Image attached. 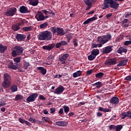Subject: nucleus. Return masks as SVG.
<instances>
[{
  "label": "nucleus",
  "mask_w": 131,
  "mask_h": 131,
  "mask_svg": "<svg viewBox=\"0 0 131 131\" xmlns=\"http://www.w3.org/2000/svg\"><path fill=\"white\" fill-rule=\"evenodd\" d=\"M64 90L65 88H64V86L60 85L54 90L53 93L54 94H56V95H61Z\"/></svg>",
  "instance_id": "10"
},
{
  "label": "nucleus",
  "mask_w": 131,
  "mask_h": 131,
  "mask_svg": "<svg viewBox=\"0 0 131 131\" xmlns=\"http://www.w3.org/2000/svg\"><path fill=\"white\" fill-rule=\"evenodd\" d=\"M68 124V122L65 121H58L56 122V125L59 126H66Z\"/></svg>",
  "instance_id": "18"
},
{
  "label": "nucleus",
  "mask_w": 131,
  "mask_h": 131,
  "mask_svg": "<svg viewBox=\"0 0 131 131\" xmlns=\"http://www.w3.org/2000/svg\"><path fill=\"white\" fill-rule=\"evenodd\" d=\"M92 73H93V70H90L86 71V74H88V75H90V74H92Z\"/></svg>",
  "instance_id": "57"
},
{
  "label": "nucleus",
  "mask_w": 131,
  "mask_h": 131,
  "mask_svg": "<svg viewBox=\"0 0 131 131\" xmlns=\"http://www.w3.org/2000/svg\"><path fill=\"white\" fill-rule=\"evenodd\" d=\"M10 90L12 93H15V92H17L18 88L17 87V85H12L10 87Z\"/></svg>",
  "instance_id": "28"
},
{
  "label": "nucleus",
  "mask_w": 131,
  "mask_h": 131,
  "mask_svg": "<svg viewBox=\"0 0 131 131\" xmlns=\"http://www.w3.org/2000/svg\"><path fill=\"white\" fill-rule=\"evenodd\" d=\"M55 112H56V110L54 108H50V113L53 114V113H55Z\"/></svg>",
  "instance_id": "61"
},
{
  "label": "nucleus",
  "mask_w": 131,
  "mask_h": 131,
  "mask_svg": "<svg viewBox=\"0 0 131 131\" xmlns=\"http://www.w3.org/2000/svg\"><path fill=\"white\" fill-rule=\"evenodd\" d=\"M125 80L131 81V76H128L125 78Z\"/></svg>",
  "instance_id": "59"
},
{
  "label": "nucleus",
  "mask_w": 131,
  "mask_h": 131,
  "mask_svg": "<svg viewBox=\"0 0 131 131\" xmlns=\"http://www.w3.org/2000/svg\"><path fill=\"white\" fill-rule=\"evenodd\" d=\"M84 3L86 6H92V0H84Z\"/></svg>",
  "instance_id": "40"
},
{
  "label": "nucleus",
  "mask_w": 131,
  "mask_h": 131,
  "mask_svg": "<svg viewBox=\"0 0 131 131\" xmlns=\"http://www.w3.org/2000/svg\"><path fill=\"white\" fill-rule=\"evenodd\" d=\"M127 59L123 60L119 62V63L117 64L118 67H120V66H124L127 63Z\"/></svg>",
  "instance_id": "23"
},
{
  "label": "nucleus",
  "mask_w": 131,
  "mask_h": 131,
  "mask_svg": "<svg viewBox=\"0 0 131 131\" xmlns=\"http://www.w3.org/2000/svg\"><path fill=\"white\" fill-rule=\"evenodd\" d=\"M19 12L22 14H25L26 13H29V11L28 10V8L26 6H22L19 8Z\"/></svg>",
  "instance_id": "16"
},
{
  "label": "nucleus",
  "mask_w": 131,
  "mask_h": 131,
  "mask_svg": "<svg viewBox=\"0 0 131 131\" xmlns=\"http://www.w3.org/2000/svg\"><path fill=\"white\" fill-rule=\"evenodd\" d=\"M42 120L44 122H46V121H48L49 120V118L45 117L42 118Z\"/></svg>",
  "instance_id": "58"
},
{
  "label": "nucleus",
  "mask_w": 131,
  "mask_h": 131,
  "mask_svg": "<svg viewBox=\"0 0 131 131\" xmlns=\"http://www.w3.org/2000/svg\"><path fill=\"white\" fill-rule=\"evenodd\" d=\"M73 43H74V46H75V47H77V42H76V39H74L73 40Z\"/></svg>",
  "instance_id": "62"
},
{
  "label": "nucleus",
  "mask_w": 131,
  "mask_h": 131,
  "mask_svg": "<svg viewBox=\"0 0 131 131\" xmlns=\"http://www.w3.org/2000/svg\"><path fill=\"white\" fill-rule=\"evenodd\" d=\"M29 4L32 6H37L38 5V0H29Z\"/></svg>",
  "instance_id": "25"
},
{
  "label": "nucleus",
  "mask_w": 131,
  "mask_h": 131,
  "mask_svg": "<svg viewBox=\"0 0 131 131\" xmlns=\"http://www.w3.org/2000/svg\"><path fill=\"white\" fill-rule=\"evenodd\" d=\"M7 46H4L2 45H0V52L2 53H5V51L7 50Z\"/></svg>",
  "instance_id": "30"
},
{
  "label": "nucleus",
  "mask_w": 131,
  "mask_h": 131,
  "mask_svg": "<svg viewBox=\"0 0 131 131\" xmlns=\"http://www.w3.org/2000/svg\"><path fill=\"white\" fill-rule=\"evenodd\" d=\"M30 66V63L26 61H24V69L25 70L28 69V67Z\"/></svg>",
  "instance_id": "27"
},
{
  "label": "nucleus",
  "mask_w": 131,
  "mask_h": 131,
  "mask_svg": "<svg viewBox=\"0 0 131 131\" xmlns=\"http://www.w3.org/2000/svg\"><path fill=\"white\" fill-rule=\"evenodd\" d=\"M111 38H112L111 35L108 34L101 36H98L97 37V41L98 42H99V43H101L103 46V45L107 43V42L109 41Z\"/></svg>",
  "instance_id": "4"
},
{
  "label": "nucleus",
  "mask_w": 131,
  "mask_h": 131,
  "mask_svg": "<svg viewBox=\"0 0 131 131\" xmlns=\"http://www.w3.org/2000/svg\"><path fill=\"white\" fill-rule=\"evenodd\" d=\"M94 85H96L97 89H100V88H102V82L99 81L94 84Z\"/></svg>",
  "instance_id": "35"
},
{
  "label": "nucleus",
  "mask_w": 131,
  "mask_h": 131,
  "mask_svg": "<svg viewBox=\"0 0 131 131\" xmlns=\"http://www.w3.org/2000/svg\"><path fill=\"white\" fill-rule=\"evenodd\" d=\"M35 17L36 19H37V21H43V20L46 19L43 15V13H42L41 11H38Z\"/></svg>",
  "instance_id": "9"
},
{
  "label": "nucleus",
  "mask_w": 131,
  "mask_h": 131,
  "mask_svg": "<svg viewBox=\"0 0 131 131\" xmlns=\"http://www.w3.org/2000/svg\"><path fill=\"white\" fill-rule=\"evenodd\" d=\"M23 99V96L20 94L16 95L15 99L16 101H19V100H22Z\"/></svg>",
  "instance_id": "36"
},
{
  "label": "nucleus",
  "mask_w": 131,
  "mask_h": 131,
  "mask_svg": "<svg viewBox=\"0 0 131 131\" xmlns=\"http://www.w3.org/2000/svg\"><path fill=\"white\" fill-rule=\"evenodd\" d=\"M122 128V125H118L116 126V131H120Z\"/></svg>",
  "instance_id": "42"
},
{
  "label": "nucleus",
  "mask_w": 131,
  "mask_h": 131,
  "mask_svg": "<svg viewBox=\"0 0 131 131\" xmlns=\"http://www.w3.org/2000/svg\"><path fill=\"white\" fill-rule=\"evenodd\" d=\"M16 12H17V8L12 7L7 10V11L5 12V14L6 16L13 17V16L16 14Z\"/></svg>",
  "instance_id": "6"
},
{
  "label": "nucleus",
  "mask_w": 131,
  "mask_h": 131,
  "mask_svg": "<svg viewBox=\"0 0 131 131\" xmlns=\"http://www.w3.org/2000/svg\"><path fill=\"white\" fill-rule=\"evenodd\" d=\"M117 62V59L116 58H110L105 62V64L107 66H110V65H115Z\"/></svg>",
  "instance_id": "8"
},
{
  "label": "nucleus",
  "mask_w": 131,
  "mask_h": 131,
  "mask_svg": "<svg viewBox=\"0 0 131 131\" xmlns=\"http://www.w3.org/2000/svg\"><path fill=\"white\" fill-rule=\"evenodd\" d=\"M61 46H62V45H61V42H59L56 43V48L57 49H59V48H61Z\"/></svg>",
  "instance_id": "53"
},
{
  "label": "nucleus",
  "mask_w": 131,
  "mask_h": 131,
  "mask_svg": "<svg viewBox=\"0 0 131 131\" xmlns=\"http://www.w3.org/2000/svg\"><path fill=\"white\" fill-rule=\"evenodd\" d=\"M48 58L49 60H50V61H53V60H54V56L53 55H50L48 57Z\"/></svg>",
  "instance_id": "60"
},
{
  "label": "nucleus",
  "mask_w": 131,
  "mask_h": 131,
  "mask_svg": "<svg viewBox=\"0 0 131 131\" xmlns=\"http://www.w3.org/2000/svg\"><path fill=\"white\" fill-rule=\"evenodd\" d=\"M126 117H128V112L122 113L121 119H124Z\"/></svg>",
  "instance_id": "32"
},
{
  "label": "nucleus",
  "mask_w": 131,
  "mask_h": 131,
  "mask_svg": "<svg viewBox=\"0 0 131 131\" xmlns=\"http://www.w3.org/2000/svg\"><path fill=\"white\" fill-rule=\"evenodd\" d=\"M66 36L68 38V42H70V40H71V38H72V36L71 35V34H68L66 35Z\"/></svg>",
  "instance_id": "43"
},
{
  "label": "nucleus",
  "mask_w": 131,
  "mask_h": 131,
  "mask_svg": "<svg viewBox=\"0 0 131 131\" xmlns=\"http://www.w3.org/2000/svg\"><path fill=\"white\" fill-rule=\"evenodd\" d=\"M116 127V126L114 125H111L109 126V128H110V129H115Z\"/></svg>",
  "instance_id": "52"
},
{
  "label": "nucleus",
  "mask_w": 131,
  "mask_h": 131,
  "mask_svg": "<svg viewBox=\"0 0 131 131\" xmlns=\"http://www.w3.org/2000/svg\"><path fill=\"white\" fill-rule=\"evenodd\" d=\"M91 54H92V55H94L95 57H97L98 54H100V51H99V49H94L92 51Z\"/></svg>",
  "instance_id": "26"
},
{
  "label": "nucleus",
  "mask_w": 131,
  "mask_h": 131,
  "mask_svg": "<svg viewBox=\"0 0 131 131\" xmlns=\"http://www.w3.org/2000/svg\"><path fill=\"white\" fill-rule=\"evenodd\" d=\"M37 97H38V94H37V93H33L27 98L26 101L28 103L34 102V101H35Z\"/></svg>",
  "instance_id": "7"
},
{
  "label": "nucleus",
  "mask_w": 131,
  "mask_h": 131,
  "mask_svg": "<svg viewBox=\"0 0 131 131\" xmlns=\"http://www.w3.org/2000/svg\"><path fill=\"white\" fill-rule=\"evenodd\" d=\"M12 29L14 31H17L20 29V27L18 25H14L12 26Z\"/></svg>",
  "instance_id": "33"
},
{
  "label": "nucleus",
  "mask_w": 131,
  "mask_h": 131,
  "mask_svg": "<svg viewBox=\"0 0 131 131\" xmlns=\"http://www.w3.org/2000/svg\"><path fill=\"white\" fill-rule=\"evenodd\" d=\"M4 81L2 83V86L5 89H8L12 84V78L10 74L5 73L3 75Z\"/></svg>",
  "instance_id": "2"
},
{
  "label": "nucleus",
  "mask_w": 131,
  "mask_h": 131,
  "mask_svg": "<svg viewBox=\"0 0 131 131\" xmlns=\"http://www.w3.org/2000/svg\"><path fill=\"white\" fill-rule=\"evenodd\" d=\"M64 113V110L63 108H60L58 111V114L61 115V114H63Z\"/></svg>",
  "instance_id": "51"
},
{
  "label": "nucleus",
  "mask_w": 131,
  "mask_h": 131,
  "mask_svg": "<svg viewBox=\"0 0 131 131\" xmlns=\"http://www.w3.org/2000/svg\"><path fill=\"white\" fill-rule=\"evenodd\" d=\"M112 105H117L119 103V99L116 97H113L110 100Z\"/></svg>",
  "instance_id": "15"
},
{
  "label": "nucleus",
  "mask_w": 131,
  "mask_h": 131,
  "mask_svg": "<svg viewBox=\"0 0 131 131\" xmlns=\"http://www.w3.org/2000/svg\"><path fill=\"white\" fill-rule=\"evenodd\" d=\"M117 53H118V54H122V53H123V48H120L117 50Z\"/></svg>",
  "instance_id": "46"
},
{
  "label": "nucleus",
  "mask_w": 131,
  "mask_h": 131,
  "mask_svg": "<svg viewBox=\"0 0 131 131\" xmlns=\"http://www.w3.org/2000/svg\"><path fill=\"white\" fill-rule=\"evenodd\" d=\"M124 46H128V45H131V39L129 41L127 40L124 42Z\"/></svg>",
  "instance_id": "47"
},
{
  "label": "nucleus",
  "mask_w": 131,
  "mask_h": 131,
  "mask_svg": "<svg viewBox=\"0 0 131 131\" xmlns=\"http://www.w3.org/2000/svg\"><path fill=\"white\" fill-rule=\"evenodd\" d=\"M62 108H63L64 112H65V113H66V114H67V113H68V112H69V106L64 105V106H62Z\"/></svg>",
  "instance_id": "39"
},
{
  "label": "nucleus",
  "mask_w": 131,
  "mask_h": 131,
  "mask_svg": "<svg viewBox=\"0 0 131 131\" xmlns=\"http://www.w3.org/2000/svg\"><path fill=\"white\" fill-rule=\"evenodd\" d=\"M17 41H23L26 38V36L24 34H17L15 36Z\"/></svg>",
  "instance_id": "12"
},
{
  "label": "nucleus",
  "mask_w": 131,
  "mask_h": 131,
  "mask_svg": "<svg viewBox=\"0 0 131 131\" xmlns=\"http://www.w3.org/2000/svg\"><path fill=\"white\" fill-rule=\"evenodd\" d=\"M123 24H126V23L129 24V23H130V21H128V19H125L123 21Z\"/></svg>",
  "instance_id": "54"
},
{
  "label": "nucleus",
  "mask_w": 131,
  "mask_h": 131,
  "mask_svg": "<svg viewBox=\"0 0 131 131\" xmlns=\"http://www.w3.org/2000/svg\"><path fill=\"white\" fill-rule=\"evenodd\" d=\"M13 60L15 63H19L21 61V57H15Z\"/></svg>",
  "instance_id": "41"
},
{
  "label": "nucleus",
  "mask_w": 131,
  "mask_h": 131,
  "mask_svg": "<svg viewBox=\"0 0 131 131\" xmlns=\"http://www.w3.org/2000/svg\"><path fill=\"white\" fill-rule=\"evenodd\" d=\"M8 68H10L13 70H16V69H17V66L14 65L12 62H10L8 64Z\"/></svg>",
  "instance_id": "24"
},
{
  "label": "nucleus",
  "mask_w": 131,
  "mask_h": 131,
  "mask_svg": "<svg viewBox=\"0 0 131 131\" xmlns=\"http://www.w3.org/2000/svg\"><path fill=\"white\" fill-rule=\"evenodd\" d=\"M81 74H82V72H81V71H78L73 74V76L74 78H76V77H79V76H81Z\"/></svg>",
  "instance_id": "22"
},
{
  "label": "nucleus",
  "mask_w": 131,
  "mask_h": 131,
  "mask_svg": "<svg viewBox=\"0 0 131 131\" xmlns=\"http://www.w3.org/2000/svg\"><path fill=\"white\" fill-rule=\"evenodd\" d=\"M104 76V73L99 72L95 75L96 78H102Z\"/></svg>",
  "instance_id": "31"
},
{
  "label": "nucleus",
  "mask_w": 131,
  "mask_h": 131,
  "mask_svg": "<svg viewBox=\"0 0 131 131\" xmlns=\"http://www.w3.org/2000/svg\"><path fill=\"white\" fill-rule=\"evenodd\" d=\"M69 57V54L66 53L63 56L59 57V61L62 62V64H65V60H67V58Z\"/></svg>",
  "instance_id": "14"
},
{
  "label": "nucleus",
  "mask_w": 131,
  "mask_h": 131,
  "mask_svg": "<svg viewBox=\"0 0 131 131\" xmlns=\"http://www.w3.org/2000/svg\"><path fill=\"white\" fill-rule=\"evenodd\" d=\"M48 23L47 22H45V23H43V24H41L40 26H39V27L40 28V29H42V28H45V27H48Z\"/></svg>",
  "instance_id": "37"
},
{
  "label": "nucleus",
  "mask_w": 131,
  "mask_h": 131,
  "mask_svg": "<svg viewBox=\"0 0 131 131\" xmlns=\"http://www.w3.org/2000/svg\"><path fill=\"white\" fill-rule=\"evenodd\" d=\"M29 121L32 122V123H35V122H36V120L31 117L29 119Z\"/></svg>",
  "instance_id": "45"
},
{
  "label": "nucleus",
  "mask_w": 131,
  "mask_h": 131,
  "mask_svg": "<svg viewBox=\"0 0 131 131\" xmlns=\"http://www.w3.org/2000/svg\"><path fill=\"white\" fill-rule=\"evenodd\" d=\"M37 69L38 70H40V73H42L43 75H46L47 74V69H45L41 67H37Z\"/></svg>",
  "instance_id": "20"
},
{
  "label": "nucleus",
  "mask_w": 131,
  "mask_h": 131,
  "mask_svg": "<svg viewBox=\"0 0 131 131\" xmlns=\"http://www.w3.org/2000/svg\"><path fill=\"white\" fill-rule=\"evenodd\" d=\"M60 43H61V46H66L67 45H68V42H67L66 41H60Z\"/></svg>",
  "instance_id": "48"
},
{
  "label": "nucleus",
  "mask_w": 131,
  "mask_h": 131,
  "mask_svg": "<svg viewBox=\"0 0 131 131\" xmlns=\"http://www.w3.org/2000/svg\"><path fill=\"white\" fill-rule=\"evenodd\" d=\"M31 29H32V27H24L23 28V30H24V31H31Z\"/></svg>",
  "instance_id": "34"
},
{
  "label": "nucleus",
  "mask_w": 131,
  "mask_h": 131,
  "mask_svg": "<svg viewBox=\"0 0 131 131\" xmlns=\"http://www.w3.org/2000/svg\"><path fill=\"white\" fill-rule=\"evenodd\" d=\"M63 75L61 74V75H55L54 76V78H60V77H62V76H63Z\"/></svg>",
  "instance_id": "49"
},
{
  "label": "nucleus",
  "mask_w": 131,
  "mask_h": 131,
  "mask_svg": "<svg viewBox=\"0 0 131 131\" xmlns=\"http://www.w3.org/2000/svg\"><path fill=\"white\" fill-rule=\"evenodd\" d=\"M39 99L40 100H42L43 101H46V98L43 96V95H39Z\"/></svg>",
  "instance_id": "55"
},
{
  "label": "nucleus",
  "mask_w": 131,
  "mask_h": 131,
  "mask_svg": "<svg viewBox=\"0 0 131 131\" xmlns=\"http://www.w3.org/2000/svg\"><path fill=\"white\" fill-rule=\"evenodd\" d=\"M51 32L53 34H56V35H64L65 32H64V30L63 28L59 27H51L50 28Z\"/></svg>",
  "instance_id": "5"
},
{
  "label": "nucleus",
  "mask_w": 131,
  "mask_h": 131,
  "mask_svg": "<svg viewBox=\"0 0 131 131\" xmlns=\"http://www.w3.org/2000/svg\"><path fill=\"white\" fill-rule=\"evenodd\" d=\"M119 6V4H118V3L112 0V2L111 4V8H112L113 9H118Z\"/></svg>",
  "instance_id": "19"
},
{
  "label": "nucleus",
  "mask_w": 131,
  "mask_h": 131,
  "mask_svg": "<svg viewBox=\"0 0 131 131\" xmlns=\"http://www.w3.org/2000/svg\"><path fill=\"white\" fill-rule=\"evenodd\" d=\"M111 16H112V14L110 13V14H106V17L107 19H110V17H111Z\"/></svg>",
  "instance_id": "64"
},
{
  "label": "nucleus",
  "mask_w": 131,
  "mask_h": 131,
  "mask_svg": "<svg viewBox=\"0 0 131 131\" xmlns=\"http://www.w3.org/2000/svg\"><path fill=\"white\" fill-rule=\"evenodd\" d=\"M24 49L20 46H16L13 48V50L12 51V56L13 57H17V56H21L23 55V51Z\"/></svg>",
  "instance_id": "3"
},
{
  "label": "nucleus",
  "mask_w": 131,
  "mask_h": 131,
  "mask_svg": "<svg viewBox=\"0 0 131 131\" xmlns=\"http://www.w3.org/2000/svg\"><path fill=\"white\" fill-rule=\"evenodd\" d=\"M42 12L44 13L45 15H49V11L46 10H42Z\"/></svg>",
  "instance_id": "63"
},
{
  "label": "nucleus",
  "mask_w": 131,
  "mask_h": 131,
  "mask_svg": "<svg viewBox=\"0 0 131 131\" xmlns=\"http://www.w3.org/2000/svg\"><path fill=\"white\" fill-rule=\"evenodd\" d=\"M98 19V17H96V15L94 16L93 17L88 19L84 21L83 24L84 25H86V24H89L90 22H93V21H95Z\"/></svg>",
  "instance_id": "17"
},
{
  "label": "nucleus",
  "mask_w": 131,
  "mask_h": 131,
  "mask_svg": "<svg viewBox=\"0 0 131 131\" xmlns=\"http://www.w3.org/2000/svg\"><path fill=\"white\" fill-rule=\"evenodd\" d=\"M112 46H108L104 48L102 50V53L103 54H109L112 52Z\"/></svg>",
  "instance_id": "13"
},
{
  "label": "nucleus",
  "mask_w": 131,
  "mask_h": 131,
  "mask_svg": "<svg viewBox=\"0 0 131 131\" xmlns=\"http://www.w3.org/2000/svg\"><path fill=\"white\" fill-rule=\"evenodd\" d=\"M52 32L49 31H43L38 35L39 40H51L52 39Z\"/></svg>",
  "instance_id": "1"
},
{
  "label": "nucleus",
  "mask_w": 131,
  "mask_h": 131,
  "mask_svg": "<svg viewBox=\"0 0 131 131\" xmlns=\"http://www.w3.org/2000/svg\"><path fill=\"white\" fill-rule=\"evenodd\" d=\"M103 47V45L101 44V43L96 44V43H92V48L93 49L95 48H102Z\"/></svg>",
  "instance_id": "29"
},
{
  "label": "nucleus",
  "mask_w": 131,
  "mask_h": 131,
  "mask_svg": "<svg viewBox=\"0 0 131 131\" xmlns=\"http://www.w3.org/2000/svg\"><path fill=\"white\" fill-rule=\"evenodd\" d=\"M54 48V44H51L48 46H44L42 47L43 50H46L47 51H51L52 49Z\"/></svg>",
  "instance_id": "21"
},
{
  "label": "nucleus",
  "mask_w": 131,
  "mask_h": 131,
  "mask_svg": "<svg viewBox=\"0 0 131 131\" xmlns=\"http://www.w3.org/2000/svg\"><path fill=\"white\" fill-rule=\"evenodd\" d=\"M112 3V0H104V4L102 5L103 10L105 9H108L109 7H111V4Z\"/></svg>",
  "instance_id": "11"
},
{
  "label": "nucleus",
  "mask_w": 131,
  "mask_h": 131,
  "mask_svg": "<svg viewBox=\"0 0 131 131\" xmlns=\"http://www.w3.org/2000/svg\"><path fill=\"white\" fill-rule=\"evenodd\" d=\"M94 59H96V56L93 55L92 53L88 56V60L90 61H93Z\"/></svg>",
  "instance_id": "38"
},
{
  "label": "nucleus",
  "mask_w": 131,
  "mask_h": 131,
  "mask_svg": "<svg viewBox=\"0 0 131 131\" xmlns=\"http://www.w3.org/2000/svg\"><path fill=\"white\" fill-rule=\"evenodd\" d=\"M19 122H20V123H25V122L26 121H25V120H24V119H22V118H19Z\"/></svg>",
  "instance_id": "56"
},
{
  "label": "nucleus",
  "mask_w": 131,
  "mask_h": 131,
  "mask_svg": "<svg viewBox=\"0 0 131 131\" xmlns=\"http://www.w3.org/2000/svg\"><path fill=\"white\" fill-rule=\"evenodd\" d=\"M18 26H23L24 25V20H21L19 23H18Z\"/></svg>",
  "instance_id": "50"
},
{
  "label": "nucleus",
  "mask_w": 131,
  "mask_h": 131,
  "mask_svg": "<svg viewBox=\"0 0 131 131\" xmlns=\"http://www.w3.org/2000/svg\"><path fill=\"white\" fill-rule=\"evenodd\" d=\"M6 105H7L6 102H5L4 101L0 100V107L6 106Z\"/></svg>",
  "instance_id": "44"
}]
</instances>
